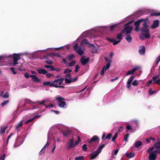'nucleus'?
Listing matches in <instances>:
<instances>
[{
    "label": "nucleus",
    "instance_id": "nucleus-58",
    "mask_svg": "<svg viewBox=\"0 0 160 160\" xmlns=\"http://www.w3.org/2000/svg\"><path fill=\"white\" fill-rule=\"evenodd\" d=\"M111 63H107L106 64V68L105 69V71H106L108 69L110 66Z\"/></svg>",
    "mask_w": 160,
    "mask_h": 160
},
{
    "label": "nucleus",
    "instance_id": "nucleus-25",
    "mask_svg": "<svg viewBox=\"0 0 160 160\" xmlns=\"http://www.w3.org/2000/svg\"><path fill=\"white\" fill-rule=\"evenodd\" d=\"M66 105V102L65 101L59 102L58 106L60 108H63Z\"/></svg>",
    "mask_w": 160,
    "mask_h": 160
},
{
    "label": "nucleus",
    "instance_id": "nucleus-43",
    "mask_svg": "<svg viewBox=\"0 0 160 160\" xmlns=\"http://www.w3.org/2000/svg\"><path fill=\"white\" fill-rule=\"evenodd\" d=\"M108 143V142H107L106 141L102 145H99L98 147L102 149L105 147V145L107 144Z\"/></svg>",
    "mask_w": 160,
    "mask_h": 160
},
{
    "label": "nucleus",
    "instance_id": "nucleus-8",
    "mask_svg": "<svg viewBox=\"0 0 160 160\" xmlns=\"http://www.w3.org/2000/svg\"><path fill=\"white\" fill-rule=\"evenodd\" d=\"M30 77L32 78V81L34 82H40L41 79L39 78L37 76L34 75H31Z\"/></svg>",
    "mask_w": 160,
    "mask_h": 160
},
{
    "label": "nucleus",
    "instance_id": "nucleus-5",
    "mask_svg": "<svg viewBox=\"0 0 160 160\" xmlns=\"http://www.w3.org/2000/svg\"><path fill=\"white\" fill-rule=\"evenodd\" d=\"M159 21L158 20H154L151 26V28L152 29H155L159 26Z\"/></svg>",
    "mask_w": 160,
    "mask_h": 160
},
{
    "label": "nucleus",
    "instance_id": "nucleus-36",
    "mask_svg": "<svg viewBox=\"0 0 160 160\" xmlns=\"http://www.w3.org/2000/svg\"><path fill=\"white\" fill-rule=\"evenodd\" d=\"M118 132H116L114 134V136L113 137L112 139V141L113 142H115V140L117 138V136H118Z\"/></svg>",
    "mask_w": 160,
    "mask_h": 160
},
{
    "label": "nucleus",
    "instance_id": "nucleus-41",
    "mask_svg": "<svg viewBox=\"0 0 160 160\" xmlns=\"http://www.w3.org/2000/svg\"><path fill=\"white\" fill-rule=\"evenodd\" d=\"M129 136V134L128 133L125 135L124 137V140L126 142L128 141V138Z\"/></svg>",
    "mask_w": 160,
    "mask_h": 160
},
{
    "label": "nucleus",
    "instance_id": "nucleus-63",
    "mask_svg": "<svg viewBox=\"0 0 160 160\" xmlns=\"http://www.w3.org/2000/svg\"><path fill=\"white\" fill-rule=\"evenodd\" d=\"M126 128L127 130H131L132 129V127L130 125H128L126 126Z\"/></svg>",
    "mask_w": 160,
    "mask_h": 160
},
{
    "label": "nucleus",
    "instance_id": "nucleus-47",
    "mask_svg": "<svg viewBox=\"0 0 160 160\" xmlns=\"http://www.w3.org/2000/svg\"><path fill=\"white\" fill-rule=\"evenodd\" d=\"M56 100H58L59 102H62V100H64V98L62 97H58L56 98Z\"/></svg>",
    "mask_w": 160,
    "mask_h": 160
},
{
    "label": "nucleus",
    "instance_id": "nucleus-53",
    "mask_svg": "<svg viewBox=\"0 0 160 160\" xmlns=\"http://www.w3.org/2000/svg\"><path fill=\"white\" fill-rule=\"evenodd\" d=\"M78 45L77 43H76L74 45V46H73V49H74V50L75 51H76V50H78Z\"/></svg>",
    "mask_w": 160,
    "mask_h": 160
},
{
    "label": "nucleus",
    "instance_id": "nucleus-30",
    "mask_svg": "<svg viewBox=\"0 0 160 160\" xmlns=\"http://www.w3.org/2000/svg\"><path fill=\"white\" fill-rule=\"evenodd\" d=\"M75 57V55L73 54H71L70 55H68L67 56V58L69 61H70L71 60L73 59Z\"/></svg>",
    "mask_w": 160,
    "mask_h": 160
},
{
    "label": "nucleus",
    "instance_id": "nucleus-13",
    "mask_svg": "<svg viewBox=\"0 0 160 160\" xmlns=\"http://www.w3.org/2000/svg\"><path fill=\"white\" fill-rule=\"evenodd\" d=\"M138 69L137 67H135L133 68L132 70H129L126 73V75H128L130 74H132L134 72Z\"/></svg>",
    "mask_w": 160,
    "mask_h": 160
},
{
    "label": "nucleus",
    "instance_id": "nucleus-60",
    "mask_svg": "<svg viewBox=\"0 0 160 160\" xmlns=\"http://www.w3.org/2000/svg\"><path fill=\"white\" fill-rule=\"evenodd\" d=\"M3 97L5 98H8L9 97V95L8 92H6L3 96Z\"/></svg>",
    "mask_w": 160,
    "mask_h": 160
},
{
    "label": "nucleus",
    "instance_id": "nucleus-39",
    "mask_svg": "<svg viewBox=\"0 0 160 160\" xmlns=\"http://www.w3.org/2000/svg\"><path fill=\"white\" fill-rule=\"evenodd\" d=\"M72 71V70H70L68 68H67L65 69L64 71V74L69 73L71 72Z\"/></svg>",
    "mask_w": 160,
    "mask_h": 160
},
{
    "label": "nucleus",
    "instance_id": "nucleus-55",
    "mask_svg": "<svg viewBox=\"0 0 160 160\" xmlns=\"http://www.w3.org/2000/svg\"><path fill=\"white\" fill-rule=\"evenodd\" d=\"M78 79V76H77L75 77V78L72 79H71L72 82H75L77 81Z\"/></svg>",
    "mask_w": 160,
    "mask_h": 160
},
{
    "label": "nucleus",
    "instance_id": "nucleus-54",
    "mask_svg": "<svg viewBox=\"0 0 160 160\" xmlns=\"http://www.w3.org/2000/svg\"><path fill=\"white\" fill-rule=\"evenodd\" d=\"M80 68V67L79 65H77L76 66L75 69V72H77L78 71L79 69Z\"/></svg>",
    "mask_w": 160,
    "mask_h": 160
},
{
    "label": "nucleus",
    "instance_id": "nucleus-3",
    "mask_svg": "<svg viewBox=\"0 0 160 160\" xmlns=\"http://www.w3.org/2000/svg\"><path fill=\"white\" fill-rule=\"evenodd\" d=\"M132 29V26H127L122 30V33H126L127 35L131 33Z\"/></svg>",
    "mask_w": 160,
    "mask_h": 160
},
{
    "label": "nucleus",
    "instance_id": "nucleus-10",
    "mask_svg": "<svg viewBox=\"0 0 160 160\" xmlns=\"http://www.w3.org/2000/svg\"><path fill=\"white\" fill-rule=\"evenodd\" d=\"M157 152L155 151L151 152V160H155L157 155Z\"/></svg>",
    "mask_w": 160,
    "mask_h": 160
},
{
    "label": "nucleus",
    "instance_id": "nucleus-23",
    "mask_svg": "<svg viewBox=\"0 0 160 160\" xmlns=\"http://www.w3.org/2000/svg\"><path fill=\"white\" fill-rule=\"evenodd\" d=\"M91 46H92V47L91 49V52L93 53H97L98 51L97 48L95 46H94L93 44H92Z\"/></svg>",
    "mask_w": 160,
    "mask_h": 160
},
{
    "label": "nucleus",
    "instance_id": "nucleus-21",
    "mask_svg": "<svg viewBox=\"0 0 160 160\" xmlns=\"http://www.w3.org/2000/svg\"><path fill=\"white\" fill-rule=\"evenodd\" d=\"M62 133L64 137H66L71 134V131L70 130H66L64 131H63Z\"/></svg>",
    "mask_w": 160,
    "mask_h": 160
},
{
    "label": "nucleus",
    "instance_id": "nucleus-28",
    "mask_svg": "<svg viewBox=\"0 0 160 160\" xmlns=\"http://www.w3.org/2000/svg\"><path fill=\"white\" fill-rule=\"evenodd\" d=\"M44 58H46L47 60L46 62L47 64H52L53 63V61L48 59V56H45L44 57Z\"/></svg>",
    "mask_w": 160,
    "mask_h": 160
},
{
    "label": "nucleus",
    "instance_id": "nucleus-61",
    "mask_svg": "<svg viewBox=\"0 0 160 160\" xmlns=\"http://www.w3.org/2000/svg\"><path fill=\"white\" fill-rule=\"evenodd\" d=\"M6 128H7L5 127L2 128L1 129V132L2 133H4Z\"/></svg>",
    "mask_w": 160,
    "mask_h": 160
},
{
    "label": "nucleus",
    "instance_id": "nucleus-15",
    "mask_svg": "<svg viewBox=\"0 0 160 160\" xmlns=\"http://www.w3.org/2000/svg\"><path fill=\"white\" fill-rule=\"evenodd\" d=\"M151 16H160V12L156 10H151Z\"/></svg>",
    "mask_w": 160,
    "mask_h": 160
},
{
    "label": "nucleus",
    "instance_id": "nucleus-1",
    "mask_svg": "<svg viewBox=\"0 0 160 160\" xmlns=\"http://www.w3.org/2000/svg\"><path fill=\"white\" fill-rule=\"evenodd\" d=\"M148 19V18H146L145 19H141L138 20L134 22V25L135 26L139 27L140 23L143 22V27L140 28V30L141 32H146L147 33L145 35V36L146 38L149 37L148 35L147 34L148 31V26L147 24V21Z\"/></svg>",
    "mask_w": 160,
    "mask_h": 160
},
{
    "label": "nucleus",
    "instance_id": "nucleus-6",
    "mask_svg": "<svg viewBox=\"0 0 160 160\" xmlns=\"http://www.w3.org/2000/svg\"><path fill=\"white\" fill-rule=\"evenodd\" d=\"M80 61L82 65H85L89 61V58H85V56H83L81 58Z\"/></svg>",
    "mask_w": 160,
    "mask_h": 160
},
{
    "label": "nucleus",
    "instance_id": "nucleus-38",
    "mask_svg": "<svg viewBox=\"0 0 160 160\" xmlns=\"http://www.w3.org/2000/svg\"><path fill=\"white\" fill-rule=\"evenodd\" d=\"M118 25L117 24H115L112 25L110 26V30L112 31L113 30L115 29L116 28H117Z\"/></svg>",
    "mask_w": 160,
    "mask_h": 160
},
{
    "label": "nucleus",
    "instance_id": "nucleus-20",
    "mask_svg": "<svg viewBox=\"0 0 160 160\" xmlns=\"http://www.w3.org/2000/svg\"><path fill=\"white\" fill-rule=\"evenodd\" d=\"M99 153L96 151L93 152L92 153L90 154L91 156L90 158L91 159H93L97 157Z\"/></svg>",
    "mask_w": 160,
    "mask_h": 160
},
{
    "label": "nucleus",
    "instance_id": "nucleus-50",
    "mask_svg": "<svg viewBox=\"0 0 160 160\" xmlns=\"http://www.w3.org/2000/svg\"><path fill=\"white\" fill-rule=\"evenodd\" d=\"M9 102L8 100L5 101L1 103V105L2 107L7 104Z\"/></svg>",
    "mask_w": 160,
    "mask_h": 160
},
{
    "label": "nucleus",
    "instance_id": "nucleus-44",
    "mask_svg": "<svg viewBox=\"0 0 160 160\" xmlns=\"http://www.w3.org/2000/svg\"><path fill=\"white\" fill-rule=\"evenodd\" d=\"M51 82L49 81H47L43 82V85L44 86H48L49 85L50 87V85L51 84Z\"/></svg>",
    "mask_w": 160,
    "mask_h": 160
},
{
    "label": "nucleus",
    "instance_id": "nucleus-40",
    "mask_svg": "<svg viewBox=\"0 0 160 160\" xmlns=\"http://www.w3.org/2000/svg\"><path fill=\"white\" fill-rule=\"evenodd\" d=\"M84 159V157L81 156L79 157H76L75 158V160H82Z\"/></svg>",
    "mask_w": 160,
    "mask_h": 160
},
{
    "label": "nucleus",
    "instance_id": "nucleus-45",
    "mask_svg": "<svg viewBox=\"0 0 160 160\" xmlns=\"http://www.w3.org/2000/svg\"><path fill=\"white\" fill-rule=\"evenodd\" d=\"M112 134L111 133L108 134L106 137L105 139H107L109 140H110L112 137Z\"/></svg>",
    "mask_w": 160,
    "mask_h": 160
},
{
    "label": "nucleus",
    "instance_id": "nucleus-29",
    "mask_svg": "<svg viewBox=\"0 0 160 160\" xmlns=\"http://www.w3.org/2000/svg\"><path fill=\"white\" fill-rule=\"evenodd\" d=\"M76 52L80 55H82L83 53V52L81 48H79L78 50H76Z\"/></svg>",
    "mask_w": 160,
    "mask_h": 160
},
{
    "label": "nucleus",
    "instance_id": "nucleus-17",
    "mask_svg": "<svg viewBox=\"0 0 160 160\" xmlns=\"http://www.w3.org/2000/svg\"><path fill=\"white\" fill-rule=\"evenodd\" d=\"M152 79L154 81V83H156L158 85L160 84V79H158V76L153 77Z\"/></svg>",
    "mask_w": 160,
    "mask_h": 160
},
{
    "label": "nucleus",
    "instance_id": "nucleus-12",
    "mask_svg": "<svg viewBox=\"0 0 160 160\" xmlns=\"http://www.w3.org/2000/svg\"><path fill=\"white\" fill-rule=\"evenodd\" d=\"M58 79H55L52 82H51V84L50 85V87H54L56 88H58Z\"/></svg>",
    "mask_w": 160,
    "mask_h": 160
},
{
    "label": "nucleus",
    "instance_id": "nucleus-2",
    "mask_svg": "<svg viewBox=\"0 0 160 160\" xmlns=\"http://www.w3.org/2000/svg\"><path fill=\"white\" fill-rule=\"evenodd\" d=\"M96 141H98V142L99 141V138L97 136H93L91 138L90 140L88 141L89 144L88 145V146L91 149H93L95 148V147L94 146L93 144L92 143V142Z\"/></svg>",
    "mask_w": 160,
    "mask_h": 160
},
{
    "label": "nucleus",
    "instance_id": "nucleus-37",
    "mask_svg": "<svg viewBox=\"0 0 160 160\" xmlns=\"http://www.w3.org/2000/svg\"><path fill=\"white\" fill-rule=\"evenodd\" d=\"M64 79V78H61L58 79V83L59 85H60L62 83Z\"/></svg>",
    "mask_w": 160,
    "mask_h": 160
},
{
    "label": "nucleus",
    "instance_id": "nucleus-16",
    "mask_svg": "<svg viewBox=\"0 0 160 160\" xmlns=\"http://www.w3.org/2000/svg\"><path fill=\"white\" fill-rule=\"evenodd\" d=\"M139 53L141 55H143L145 52V47L144 46H141L139 50Z\"/></svg>",
    "mask_w": 160,
    "mask_h": 160
},
{
    "label": "nucleus",
    "instance_id": "nucleus-18",
    "mask_svg": "<svg viewBox=\"0 0 160 160\" xmlns=\"http://www.w3.org/2000/svg\"><path fill=\"white\" fill-rule=\"evenodd\" d=\"M49 145V142H47L46 144L45 145L41 150L39 152V154L40 155H41L42 154L44 153L45 151V148L47 147H48Z\"/></svg>",
    "mask_w": 160,
    "mask_h": 160
},
{
    "label": "nucleus",
    "instance_id": "nucleus-14",
    "mask_svg": "<svg viewBox=\"0 0 160 160\" xmlns=\"http://www.w3.org/2000/svg\"><path fill=\"white\" fill-rule=\"evenodd\" d=\"M149 28H148V33H147V34L148 35L149 37L148 38H146L145 36V35L146 33H147V32H142V33H143V34L142 35H140V39L142 40H143L144 39V37H145L146 38H149L150 37V34H149Z\"/></svg>",
    "mask_w": 160,
    "mask_h": 160
},
{
    "label": "nucleus",
    "instance_id": "nucleus-48",
    "mask_svg": "<svg viewBox=\"0 0 160 160\" xmlns=\"http://www.w3.org/2000/svg\"><path fill=\"white\" fill-rule=\"evenodd\" d=\"M104 59L107 63H109V62H110V63H111L112 62L111 60L109 58L106 57H105Z\"/></svg>",
    "mask_w": 160,
    "mask_h": 160
},
{
    "label": "nucleus",
    "instance_id": "nucleus-4",
    "mask_svg": "<svg viewBox=\"0 0 160 160\" xmlns=\"http://www.w3.org/2000/svg\"><path fill=\"white\" fill-rule=\"evenodd\" d=\"M12 58H13V65H16L18 64L17 61L20 59V56L19 54H13Z\"/></svg>",
    "mask_w": 160,
    "mask_h": 160
},
{
    "label": "nucleus",
    "instance_id": "nucleus-64",
    "mask_svg": "<svg viewBox=\"0 0 160 160\" xmlns=\"http://www.w3.org/2000/svg\"><path fill=\"white\" fill-rule=\"evenodd\" d=\"M53 76V75L51 73H47L46 75V76H47V77L48 78H49L50 77Z\"/></svg>",
    "mask_w": 160,
    "mask_h": 160
},
{
    "label": "nucleus",
    "instance_id": "nucleus-24",
    "mask_svg": "<svg viewBox=\"0 0 160 160\" xmlns=\"http://www.w3.org/2000/svg\"><path fill=\"white\" fill-rule=\"evenodd\" d=\"M157 141L154 144V147L156 148L160 147V139L158 138L157 139Z\"/></svg>",
    "mask_w": 160,
    "mask_h": 160
},
{
    "label": "nucleus",
    "instance_id": "nucleus-62",
    "mask_svg": "<svg viewBox=\"0 0 160 160\" xmlns=\"http://www.w3.org/2000/svg\"><path fill=\"white\" fill-rule=\"evenodd\" d=\"M105 66L103 68L100 72V74L102 76H103L104 74V70H105Z\"/></svg>",
    "mask_w": 160,
    "mask_h": 160
},
{
    "label": "nucleus",
    "instance_id": "nucleus-52",
    "mask_svg": "<svg viewBox=\"0 0 160 160\" xmlns=\"http://www.w3.org/2000/svg\"><path fill=\"white\" fill-rule=\"evenodd\" d=\"M160 61V55H159L156 58V65H157L158 63H159V62Z\"/></svg>",
    "mask_w": 160,
    "mask_h": 160
},
{
    "label": "nucleus",
    "instance_id": "nucleus-35",
    "mask_svg": "<svg viewBox=\"0 0 160 160\" xmlns=\"http://www.w3.org/2000/svg\"><path fill=\"white\" fill-rule=\"evenodd\" d=\"M78 140L75 142L74 143V147H75L78 144L79 142L81 141V139L79 136H78Z\"/></svg>",
    "mask_w": 160,
    "mask_h": 160
},
{
    "label": "nucleus",
    "instance_id": "nucleus-33",
    "mask_svg": "<svg viewBox=\"0 0 160 160\" xmlns=\"http://www.w3.org/2000/svg\"><path fill=\"white\" fill-rule=\"evenodd\" d=\"M83 43H84L86 44H88L91 45V44L88 41V40L87 39H83L82 41L81 42V45H82Z\"/></svg>",
    "mask_w": 160,
    "mask_h": 160
},
{
    "label": "nucleus",
    "instance_id": "nucleus-46",
    "mask_svg": "<svg viewBox=\"0 0 160 160\" xmlns=\"http://www.w3.org/2000/svg\"><path fill=\"white\" fill-rule=\"evenodd\" d=\"M65 78H68V79H72V76L71 74H68L65 76Z\"/></svg>",
    "mask_w": 160,
    "mask_h": 160
},
{
    "label": "nucleus",
    "instance_id": "nucleus-9",
    "mask_svg": "<svg viewBox=\"0 0 160 160\" xmlns=\"http://www.w3.org/2000/svg\"><path fill=\"white\" fill-rule=\"evenodd\" d=\"M75 148L74 144V138H72L68 142V149Z\"/></svg>",
    "mask_w": 160,
    "mask_h": 160
},
{
    "label": "nucleus",
    "instance_id": "nucleus-34",
    "mask_svg": "<svg viewBox=\"0 0 160 160\" xmlns=\"http://www.w3.org/2000/svg\"><path fill=\"white\" fill-rule=\"evenodd\" d=\"M76 62L75 60H72L71 62H69L68 64V67H71L73 66L75 64Z\"/></svg>",
    "mask_w": 160,
    "mask_h": 160
},
{
    "label": "nucleus",
    "instance_id": "nucleus-59",
    "mask_svg": "<svg viewBox=\"0 0 160 160\" xmlns=\"http://www.w3.org/2000/svg\"><path fill=\"white\" fill-rule=\"evenodd\" d=\"M13 134V133H11L9 135V136L8 137V138H7V142H6V144L7 145L8 143V141H9V139L12 136V135Z\"/></svg>",
    "mask_w": 160,
    "mask_h": 160
},
{
    "label": "nucleus",
    "instance_id": "nucleus-31",
    "mask_svg": "<svg viewBox=\"0 0 160 160\" xmlns=\"http://www.w3.org/2000/svg\"><path fill=\"white\" fill-rule=\"evenodd\" d=\"M142 145V143L141 142L138 141L135 144V146L136 148H138L141 146Z\"/></svg>",
    "mask_w": 160,
    "mask_h": 160
},
{
    "label": "nucleus",
    "instance_id": "nucleus-56",
    "mask_svg": "<svg viewBox=\"0 0 160 160\" xmlns=\"http://www.w3.org/2000/svg\"><path fill=\"white\" fill-rule=\"evenodd\" d=\"M24 77L27 78H28L30 77V75H29V74L27 72L25 73L24 74Z\"/></svg>",
    "mask_w": 160,
    "mask_h": 160
},
{
    "label": "nucleus",
    "instance_id": "nucleus-26",
    "mask_svg": "<svg viewBox=\"0 0 160 160\" xmlns=\"http://www.w3.org/2000/svg\"><path fill=\"white\" fill-rule=\"evenodd\" d=\"M126 40L129 42H131L132 40V38L131 36L129 34L126 35V37L125 38Z\"/></svg>",
    "mask_w": 160,
    "mask_h": 160
},
{
    "label": "nucleus",
    "instance_id": "nucleus-42",
    "mask_svg": "<svg viewBox=\"0 0 160 160\" xmlns=\"http://www.w3.org/2000/svg\"><path fill=\"white\" fill-rule=\"evenodd\" d=\"M65 82L67 84H69L72 82L71 79L68 78H65Z\"/></svg>",
    "mask_w": 160,
    "mask_h": 160
},
{
    "label": "nucleus",
    "instance_id": "nucleus-27",
    "mask_svg": "<svg viewBox=\"0 0 160 160\" xmlns=\"http://www.w3.org/2000/svg\"><path fill=\"white\" fill-rule=\"evenodd\" d=\"M22 122H21L17 125L16 127V129L18 132L20 130V128L22 127Z\"/></svg>",
    "mask_w": 160,
    "mask_h": 160
},
{
    "label": "nucleus",
    "instance_id": "nucleus-51",
    "mask_svg": "<svg viewBox=\"0 0 160 160\" xmlns=\"http://www.w3.org/2000/svg\"><path fill=\"white\" fill-rule=\"evenodd\" d=\"M82 149H83V151H87V145L86 144H83L82 145Z\"/></svg>",
    "mask_w": 160,
    "mask_h": 160
},
{
    "label": "nucleus",
    "instance_id": "nucleus-32",
    "mask_svg": "<svg viewBox=\"0 0 160 160\" xmlns=\"http://www.w3.org/2000/svg\"><path fill=\"white\" fill-rule=\"evenodd\" d=\"M122 32L121 33H118L117 34V37L116 38V39H119L120 40H121L122 38Z\"/></svg>",
    "mask_w": 160,
    "mask_h": 160
},
{
    "label": "nucleus",
    "instance_id": "nucleus-7",
    "mask_svg": "<svg viewBox=\"0 0 160 160\" xmlns=\"http://www.w3.org/2000/svg\"><path fill=\"white\" fill-rule=\"evenodd\" d=\"M135 77L134 76H130V78L128 79V80L127 83V87L128 88H129L131 87V84L133 80V79L135 78Z\"/></svg>",
    "mask_w": 160,
    "mask_h": 160
},
{
    "label": "nucleus",
    "instance_id": "nucleus-11",
    "mask_svg": "<svg viewBox=\"0 0 160 160\" xmlns=\"http://www.w3.org/2000/svg\"><path fill=\"white\" fill-rule=\"evenodd\" d=\"M37 71L39 74H45L48 73V71L45 69L42 68H40L38 69H37Z\"/></svg>",
    "mask_w": 160,
    "mask_h": 160
},
{
    "label": "nucleus",
    "instance_id": "nucleus-22",
    "mask_svg": "<svg viewBox=\"0 0 160 160\" xmlns=\"http://www.w3.org/2000/svg\"><path fill=\"white\" fill-rule=\"evenodd\" d=\"M44 67L46 68L49 69H50L49 70L50 71H54L57 69V68H55L54 66L48 65H45Z\"/></svg>",
    "mask_w": 160,
    "mask_h": 160
},
{
    "label": "nucleus",
    "instance_id": "nucleus-49",
    "mask_svg": "<svg viewBox=\"0 0 160 160\" xmlns=\"http://www.w3.org/2000/svg\"><path fill=\"white\" fill-rule=\"evenodd\" d=\"M138 84V82L137 80H134L132 83V85L134 86H136Z\"/></svg>",
    "mask_w": 160,
    "mask_h": 160
},
{
    "label": "nucleus",
    "instance_id": "nucleus-19",
    "mask_svg": "<svg viewBox=\"0 0 160 160\" xmlns=\"http://www.w3.org/2000/svg\"><path fill=\"white\" fill-rule=\"evenodd\" d=\"M125 155L127 157L131 158L135 156V153L134 152H131L129 153H126Z\"/></svg>",
    "mask_w": 160,
    "mask_h": 160
},
{
    "label": "nucleus",
    "instance_id": "nucleus-57",
    "mask_svg": "<svg viewBox=\"0 0 160 160\" xmlns=\"http://www.w3.org/2000/svg\"><path fill=\"white\" fill-rule=\"evenodd\" d=\"M10 70L12 72L13 74H15L17 73V72L15 71L14 68H11Z\"/></svg>",
    "mask_w": 160,
    "mask_h": 160
}]
</instances>
